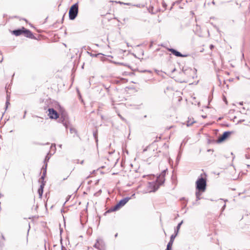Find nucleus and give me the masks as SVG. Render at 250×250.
<instances>
[{"mask_svg": "<svg viewBox=\"0 0 250 250\" xmlns=\"http://www.w3.org/2000/svg\"><path fill=\"white\" fill-rule=\"evenodd\" d=\"M207 174L202 173L198 178L195 183L196 200H199L202 193L205 192L207 188Z\"/></svg>", "mask_w": 250, "mask_h": 250, "instance_id": "nucleus-1", "label": "nucleus"}, {"mask_svg": "<svg viewBox=\"0 0 250 250\" xmlns=\"http://www.w3.org/2000/svg\"><path fill=\"white\" fill-rule=\"evenodd\" d=\"M167 172V168L164 169L161 173L158 175L156 179L155 182H150L149 185L152 187L151 191L155 192L159 187L163 184L165 181V176Z\"/></svg>", "mask_w": 250, "mask_h": 250, "instance_id": "nucleus-2", "label": "nucleus"}, {"mask_svg": "<svg viewBox=\"0 0 250 250\" xmlns=\"http://www.w3.org/2000/svg\"><path fill=\"white\" fill-rule=\"evenodd\" d=\"M79 11L78 3L73 4L69 10V18L70 20H74L77 17Z\"/></svg>", "mask_w": 250, "mask_h": 250, "instance_id": "nucleus-3", "label": "nucleus"}, {"mask_svg": "<svg viewBox=\"0 0 250 250\" xmlns=\"http://www.w3.org/2000/svg\"><path fill=\"white\" fill-rule=\"evenodd\" d=\"M232 133V132L229 131H225L222 135L218 138L216 143L219 144L223 142L229 137Z\"/></svg>", "mask_w": 250, "mask_h": 250, "instance_id": "nucleus-4", "label": "nucleus"}, {"mask_svg": "<svg viewBox=\"0 0 250 250\" xmlns=\"http://www.w3.org/2000/svg\"><path fill=\"white\" fill-rule=\"evenodd\" d=\"M49 159V157H48L47 156H46L45 158V159L43 161L44 165L42 167V170L43 171L42 174L40 178V179L42 180H44V178L46 175V172H47V161H48Z\"/></svg>", "mask_w": 250, "mask_h": 250, "instance_id": "nucleus-5", "label": "nucleus"}, {"mask_svg": "<svg viewBox=\"0 0 250 250\" xmlns=\"http://www.w3.org/2000/svg\"><path fill=\"white\" fill-rule=\"evenodd\" d=\"M48 116L51 119H57L59 117V115L56 110L53 108H49L48 109Z\"/></svg>", "mask_w": 250, "mask_h": 250, "instance_id": "nucleus-6", "label": "nucleus"}, {"mask_svg": "<svg viewBox=\"0 0 250 250\" xmlns=\"http://www.w3.org/2000/svg\"><path fill=\"white\" fill-rule=\"evenodd\" d=\"M125 204H115L114 207H111L108 208L107 210L104 213V215H106L107 213H109L113 211H116L119 210Z\"/></svg>", "mask_w": 250, "mask_h": 250, "instance_id": "nucleus-7", "label": "nucleus"}, {"mask_svg": "<svg viewBox=\"0 0 250 250\" xmlns=\"http://www.w3.org/2000/svg\"><path fill=\"white\" fill-rule=\"evenodd\" d=\"M167 50L170 52L173 55L179 57H186L188 56L187 54H182L177 50L172 48H167Z\"/></svg>", "mask_w": 250, "mask_h": 250, "instance_id": "nucleus-8", "label": "nucleus"}, {"mask_svg": "<svg viewBox=\"0 0 250 250\" xmlns=\"http://www.w3.org/2000/svg\"><path fill=\"white\" fill-rule=\"evenodd\" d=\"M177 236V235L175 234L174 233L172 234L170 236V240L167 245V248L165 250H172V247L173 242L174 241L175 237Z\"/></svg>", "mask_w": 250, "mask_h": 250, "instance_id": "nucleus-9", "label": "nucleus"}, {"mask_svg": "<svg viewBox=\"0 0 250 250\" xmlns=\"http://www.w3.org/2000/svg\"><path fill=\"white\" fill-rule=\"evenodd\" d=\"M23 34L27 38L31 39H36V37L34 36L32 32L29 29L24 28Z\"/></svg>", "mask_w": 250, "mask_h": 250, "instance_id": "nucleus-10", "label": "nucleus"}, {"mask_svg": "<svg viewBox=\"0 0 250 250\" xmlns=\"http://www.w3.org/2000/svg\"><path fill=\"white\" fill-rule=\"evenodd\" d=\"M39 182H41L40 188L38 189V192L40 197L42 196L43 188L45 186V182L44 180H42L40 179L39 180Z\"/></svg>", "mask_w": 250, "mask_h": 250, "instance_id": "nucleus-11", "label": "nucleus"}, {"mask_svg": "<svg viewBox=\"0 0 250 250\" xmlns=\"http://www.w3.org/2000/svg\"><path fill=\"white\" fill-rule=\"evenodd\" d=\"M24 30V27H22L21 28H19L17 29L14 30L12 31V34L15 35L16 36H20L23 33V31Z\"/></svg>", "mask_w": 250, "mask_h": 250, "instance_id": "nucleus-12", "label": "nucleus"}, {"mask_svg": "<svg viewBox=\"0 0 250 250\" xmlns=\"http://www.w3.org/2000/svg\"><path fill=\"white\" fill-rule=\"evenodd\" d=\"M67 115L65 112H62L61 114V117L59 119L60 122L62 123L64 126H65L66 128L67 127L66 122H65V119H66Z\"/></svg>", "mask_w": 250, "mask_h": 250, "instance_id": "nucleus-13", "label": "nucleus"}, {"mask_svg": "<svg viewBox=\"0 0 250 250\" xmlns=\"http://www.w3.org/2000/svg\"><path fill=\"white\" fill-rule=\"evenodd\" d=\"M183 220H182L180 222H179L177 224V226L176 227V228H175L174 232V233L175 234L178 235V234L179 233V231L181 226L183 224Z\"/></svg>", "mask_w": 250, "mask_h": 250, "instance_id": "nucleus-14", "label": "nucleus"}, {"mask_svg": "<svg viewBox=\"0 0 250 250\" xmlns=\"http://www.w3.org/2000/svg\"><path fill=\"white\" fill-rule=\"evenodd\" d=\"M135 194H133L131 197H125L121 199L117 203H127L129 200L133 197Z\"/></svg>", "mask_w": 250, "mask_h": 250, "instance_id": "nucleus-15", "label": "nucleus"}, {"mask_svg": "<svg viewBox=\"0 0 250 250\" xmlns=\"http://www.w3.org/2000/svg\"><path fill=\"white\" fill-rule=\"evenodd\" d=\"M147 10L149 13H150L152 14H155L158 12L160 11L161 9L160 8H158L155 11H154V7L152 6H150L148 8Z\"/></svg>", "mask_w": 250, "mask_h": 250, "instance_id": "nucleus-16", "label": "nucleus"}, {"mask_svg": "<svg viewBox=\"0 0 250 250\" xmlns=\"http://www.w3.org/2000/svg\"><path fill=\"white\" fill-rule=\"evenodd\" d=\"M87 53L92 57H98L99 56H103L104 55V54H103L102 53L93 54L89 52H87Z\"/></svg>", "mask_w": 250, "mask_h": 250, "instance_id": "nucleus-17", "label": "nucleus"}, {"mask_svg": "<svg viewBox=\"0 0 250 250\" xmlns=\"http://www.w3.org/2000/svg\"><path fill=\"white\" fill-rule=\"evenodd\" d=\"M194 123H195V121H194V120L191 121V120L188 118V120L187 121V126H190Z\"/></svg>", "mask_w": 250, "mask_h": 250, "instance_id": "nucleus-18", "label": "nucleus"}, {"mask_svg": "<svg viewBox=\"0 0 250 250\" xmlns=\"http://www.w3.org/2000/svg\"><path fill=\"white\" fill-rule=\"evenodd\" d=\"M210 201H214V202H221V201H223L225 202V203L228 202V200L227 199H222V198H220L217 200L210 199Z\"/></svg>", "mask_w": 250, "mask_h": 250, "instance_id": "nucleus-19", "label": "nucleus"}, {"mask_svg": "<svg viewBox=\"0 0 250 250\" xmlns=\"http://www.w3.org/2000/svg\"><path fill=\"white\" fill-rule=\"evenodd\" d=\"M88 205H89L88 204H86V208H85V209H84L82 211V212H81V217H82V215H84L85 213H86V212H87V207H88Z\"/></svg>", "mask_w": 250, "mask_h": 250, "instance_id": "nucleus-20", "label": "nucleus"}, {"mask_svg": "<svg viewBox=\"0 0 250 250\" xmlns=\"http://www.w3.org/2000/svg\"><path fill=\"white\" fill-rule=\"evenodd\" d=\"M162 6H163V7L164 8V9L162 10V11L163 12V11H164L166 9L167 6V4H166V3L164 1H163L162 2Z\"/></svg>", "mask_w": 250, "mask_h": 250, "instance_id": "nucleus-21", "label": "nucleus"}, {"mask_svg": "<svg viewBox=\"0 0 250 250\" xmlns=\"http://www.w3.org/2000/svg\"><path fill=\"white\" fill-rule=\"evenodd\" d=\"M226 204H224V205L221 208V210H220V212H221L220 215L222 214L223 212L224 211V210L226 208Z\"/></svg>", "mask_w": 250, "mask_h": 250, "instance_id": "nucleus-22", "label": "nucleus"}, {"mask_svg": "<svg viewBox=\"0 0 250 250\" xmlns=\"http://www.w3.org/2000/svg\"><path fill=\"white\" fill-rule=\"evenodd\" d=\"M61 249L62 250H67L66 248L63 245L62 243V238L61 239Z\"/></svg>", "mask_w": 250, "mask_h": 250, "instance_id": "nucleus-23", "label": "nucleus"}, {"mask_svg": "<svg viewBox=\"0 0 250 250\" xmlns=\"http://www.w3.org/2000/svg\"><path fill=\"white\" fill-rule=\"evenodd\" d=\"M70 132L71 133H77V130H76V129H75L74 128H70Z\"/></svg>", "mask_w": 250, "mask_h": 250, "instance_id": "nucleus-24", "label": "nucleus"}, {"mask_svg": "<svg viewBox=\"0 0 250 250\" xmlns=\"http://www.w3.org/2000/svg\"><path fill=\"white\" fill-rule=\"evenodd\" d=\"M38 208V204H36V206L33 205V207L32 208V209H34L35 211H37V208Z\"/></svg>", "mask_w": 250, "mask_h": 250, "instance_id": "nucleus-25", "label": "nucleus"}, {"mask_svg": "<svg viewBox=\"0 0 250 250\" xmlns=\"http://www.w3.org/2000/svg\"><path fill=\"white\" fill-rule=\"evenodd\" d=\"M180 200L181 201H184V202H185L186 203H187L188 202V200L185 197H182L180 199Z\"/></svg>", "mask_w": 250, "mask_h": 250, "instance_id": "nucleus-26", "label": "nucleus"}, {"mask_svg": "<svg viewBox=\"0 0 250 250\" xmlns=\"http://www.w3.org/2000/svg\"><path fill=\"white\" fill-rule=\"evenodd\" d=\"M101 192H102V190L100 189L98 192L95 193L94 195V196H98L99 194H101Z\"/></svg>", "mask_w": 250, "mask_h": 250, "instance_id": "nucleus-27", "label": "nucleus"}, {"mask_svg": "<svg viewBox=\"0 0 250 250\" xmlns=\"http://www.w3.org/2000/svg\"><path fill=\"white\" fill-rule=\"evenodd\" d=\"M116 64H119V65H124V66H127V64H125V63H124L123 62H114Z\"/></svg>", "mask_w": 250, "mask_h": 250, "instance_id": "nucleus-28", "label": "nucleus"}, {"mask_svg": "<svg viewBox=\"0 0 250 250\" xmlns=\"http://www.w3.org/2000/svg\"><path fill=\"white\" fill-rule=\"evenodd\" d=\"M9 104H10V103H9V101L7 99L6 103H5V108H6V109L7 108L8 105Z\"/></svg>", "mask_w": 250, "mask_h": 250, "instance_id": "nucleus-29", "label": "nucleus"}, {"mask_svg": "<svg viewBox=\"0 0 250 250\" xmlns=\"http://www.w3.org/2000/svg\"><path fill=\"white\" fill-rule=\"evenodd\" d=\"M188 70H183L182 72L180 73V74L181 75H182L183 74H187V71H188Z\"/></svg>", "mask_w": 250, "mask_h": 250, "instance_id": "nucleus-30", "label": "nucleus"}, {"mask_svg": "<svg viewBox=\"0 0 250 250\" xmlns=\"http://www.w3.org/2000/svg\"><path fill=\"white\" fill-rule=\"evenodd\" d=\"M180 158V154H179L177 157V159H176V162L177 163H178L179 161V159Z\"/></svg>", "mask_w": 250, "mask_h": 250, "instance_id": "nucleus-31", "label": "nucleus"}, {"mask_svg": "<svg viewBox=\"0 0 250 250\" xmlns=\"http://www.w3.org/2000/svg\"><path fill=\"white\" fill-rule=\"evenodd\" d=\"M93 135H94V138H95L96 141H98V139H97V135L96 133H93Z\"/></svg>", "mask_w": 250, "mask_h": 250, "instance_id": "nucleus-32", "label": "nucleus"}, {"mask_svg": "<svg viewBox=\"0 0 250 250\" xmlns=\"http://www.w3.org/2000/svg\"><path fill=\"white\" fill-rule=\"evenodd\" d=\"M118 115L123 121H125V119L124 117H123L120 114H119Z\"/></svg>", "mask_w": 250, "mask_h": 250, "instance_id": "nucleus-33", "label": "nucleus"}, {"mask_svg": "<svg viewBox=\"0 0 250 250\" xmlns=\"http://www.w3.org/2000/svg\"><path fill=\"white\" fill-rule=\"evenodd\" d=\"M97 242L94 245V247L97 248V243L98 242V240L97 239Z\"/></svg>", "mask_w": 250, "mask_h": 250, "instance_id": "nucleus-34", "label": "nucleus"}, {"mask_svg": "<svg viewBox=\"0 0 250 250\" xmlns=\"http://www.w3.org/2000/svg\"><path fill=\"white\" fill-rule=\"evenodd\" d=\"M70 197H71V196H69V197H67V198H66V201L64 202V203H66V202H67L69 201V198H70Z\"/></svg>", "mask_w": 250, "mask_h": 250, "instance_id": "nucleus-35", "label": "nucleus"}, {"mask_svg": "<svg viewBox=\"0 0 250 250\" xmlns=\"http://www.w3.org/2000/svg\"><path fill=\"white\" fill-rule=\"evenodd\" d=\"M61 211L62 213L63 212H65L64 209V208H62L61 210Z\"/></svg>", "mask_w": 250, "mask_h": 250, "instance_id": "nucleus-36", "label": "nucleus"}, {"mask_svg": "<svg viewBox=\"0 0 250 250\" xmlns=\"http://www.w3.org/2000/svg\"><path fill=\"white\" fill-rule=\"evenodd\" d=\"M1 238H2L3 240H5V237H4V236L3 234H2V235H1Z\"/></svg>", "mask_w": 250, "mask_h": 250, "instance_id": "nucleus-37", "label": "nucleus"}, {"mask_svg": "<svg viewBox=\"0 0 250 250\" xmlns=\"http://www.w3.org/2000/svg\"><path fill=\"white\" fill-rule=\"evenodd\" d=\"M209 47L211 49H212L213 48H214V45H212V44H210V46H209Z\"/></svg>", "mask_w": 250, "mask_h": 250, "instance_id": "nucleus-38", "label": "nucleus"}, {"mask_svg": "<svg viewBox=\"0 0 250 250\" xmlns=\"http://www.w3.org/2000/svg\"><path fill=\"white\" fill-rule=\"evenodd\" d=\"M142 72H149V73H151V71H150V70H144V71H143Z\"/></svg>", "mask_w": 250, "mask_h": 250, "instance_id": "nucleus-39", "label": "nucleus"}, {"mask_svg": "<svg viewBox=\"0 0 250 250\" xmlns=\"http://www.w3.org/2000/svg\"><path fill=\"white\" fill-rule=\"evenodd\" d=\"M28 226H29V228H28V233H27V234H28V232L30 229V224L29 223L28 224Z\"/></svg>", "mask_w": 250, "mask_h": 250, "instance_id": "nucleus-40", "label": "nucleus"}, {"mask_svg": "<svg viewBox=\"0 0 250 250\" xmlns=\"http://www.w3.org/2000/svg\"><path fill=\"white\" fill-rule=\"evenodd\" d=\"M246 158L247 159H250V156L249 155H247V154H246Z\"/></svg>", "mask_w": 250, "mask_h": 250, "instance_id": "nucleus-41", "label": "nucleus"}, {"mask_svg": "<svg viewBox=\"0 0 250 250\" xmlns=\"http://www.w3.org/2000/svg\"><path fill=\"white\" fill-rule=\"evenodd\" d=\"M244 120H239L238 122V123H242V122H243Z\"/></svg>", "mask_w": 250, "mask_h": 250, "instance_id": "nucleus-42", "label": "nucleus"}, {"mask_svg": "<svg viewBox=\"0 0 250 250\" xmlns=\"http://www.w3.org/2000/svg\"><path fill=\"white\" fill-rule=\"evenodd\" d=\"M116 2L118 3H120V4H124V2H121V1H118V2L116 1Z\"/></svg>", "mask_w": 250, "mask_h": 250, "instance_id": "nucleus-43", "label": "nucleus"}, {"mask_svg": "<svg viewBox=\"0 0 250 250\" xmlns=\"http://www.w3.org/2000/svg\"><path fill=\"white\" fill-rule=\"evenodd\" d=\"M124 4L130 5L131 4L130 3H124Z\"/></svg>", "mask_w": 250, "mask_h": 250, "instance_id": "nucleus-44", "label": "nucleus"}, {"mask_svg": "<svg viewBox=\"0 0 250 250\" xmlns=\"http://www.w3.org/2000/svg\"><path fill=\"white\" fill-rule=\"evenodd\" d=\"M26 113V111H25L24 112V115H23V118H25Z\"/></svg>", "mask_w": 250, "mask_h": 250, "instance_id": "nucleus-45", "label": "nucleus"}, {"mask_svg": "<svg viewBox=\"0 0 250 250\" xmlns=\"http://www.w3.org/2000/svg\"><path fill=\"white\" fill-rule=\"evenodd\" d=\"M64 15L63 16L62 18V22L63 21V20H64Z\"/></svg>", "mask_w": 250, "mask_h": 250, "instance_id": "nucleus-46", "label": "nucleus"}, {"mask_svg": "<svg viewBox=\"0 0 250 250\" xmlns=\"http://www.w3.org/2000/svg\"><path fill=\"white\" fill-rule=\"evenodd\" d=\"M62 229H60V233H61V234L62 233Z\"/></svg>", "mask_w": 250, "mask_h": 250, "instance_id": "nucleus-47", "label": "nucleus"}, {"mask_svg": "<svg viewBox=\"0 0 250 250\" xmlns=\"http://www.w3.org/2000/svg\"><path fill=\"white\" fill-rule=\"evenodd\" d=\"M118 236V233H116L115 235V237H117Z\"/></svg>", "mask_w": 250, "mask_h": 250, "instance_id": "nucleus-48", "label": "nucleus"}, {"mask_svg": "<svg viewBox=\"0 0 250 250\" xmlns=\"http://www.w3.org/2000/svg\"><path fill=\"white\" fill-rule=\"evenodd\" d=\"M137 7H140V4H137L136 5Z\"/></svg>", "mask_w": 250, "mask_h": 250, "instance_id": "nucleus-49", "label": "nucleus"}, {"mask_svg": "<svg viewBox=\"0 0 250 250\" xmlns=\"http://www.w3.org/2000/svg\"><path fill=\"white\" fill-rule=\"evenodd\" d=\"M47 205V204H44V207H45V208H46Z\"/></svg>", "mask_w": 250, "mask_h": 250, "instance_id": "nucleus-50", "label": "nucleus"}, {"mask_svg": "<svg viewBox=\"0 0 250 250\" xmlns=\"http://www.w3.org/2000/svg\"><path fill=\"white\" fill-rule=\"evenodd\" d=\"M239 104H240V105H243V102H240V103H239Z\"/></svg>", "mask_w": 250, "mask_h": 250, "instance_id": "nucleus-51", "label": "nucleus"}, {"mask_svg": "<svg viewBox=\"0 0 250 250\" xmlns=\"http://www.w3.org/2000/svg\"><path fill=\"white\" fill-rule=\"evenodd\" d=\"M224 101L226 102V103H227V100H226V98L225 97L224 98Z\"/></svg>", "mask_w": 250, "mask_h": 250, "instance_id": "nucleus-52", "label": "nucleus"}, {"mask_svg": "<svg viewBox=\"0 0 250 250\" xmlns=\"http://www.w3.org/2000/svg\"><path fill=\"white\" fill-rule=\"evenodd\" d=\"M95 171H95V170H93V171H92V172L91 173V174H92V173H94L95 172Z\"/></svg>", "mask_w": 250, "mask_h": 250, "instance_id": "nucleus-53", "label": "nucleus"}, {"mask_svg": "<svg viewBox=\"0 0 250 250\" xmlns=\"http://www.w3.org/2000/svg\"><path fill=\"white\" fill-rule=\"evenodd\" d=\"M91 182V181H89V182H88V184H90Z\"/></svg>", "mask_w": 250, "mask_h": 250, "instance_id": "nucleus-54", "label": "nucleus"}, {"mask_svg": "<svg viewBox=\"0 0 250 250\" xmlns=\"http://www.w3.org/2000/svg\"><path fill=\"white\" fill-rule=\"evenodd\" d=\"M206 116H202V117L204 118H206Z\"/></svg>", "mask_w": 250, "mask_h": 250, "instance_id": "nucleus-55", "label": "nucleus"}, {"mask_svg": "<svg viewBox=\"0 0 250 250\" xmlns=\"http://www.w3.org/2000/svg\"><path fill=\"white\" fill-rule=\"evenodd\" d=\"M62 145H59V147H62Z\"/></svg>", "mask_w": 250, "mask_h": 250, "instance_id": "nucleus-56", "label": "nucleus"}, {"mask_svg": "<svg viewBox=\"0 0 250 250\" xmlns=\"http://www.w3.org/2000/svg\"><path fill=\"white\" fill-rule=\"evenodd\" d=\"M22 20L25 21H27V20L25 19H23Z\"/></svg>", "mask_w": 250, "mask_h": 250, "instance_id": "nucleus-57", "label": "nucleus"}, {"mask_svg": "<svg viewBox=\"0 0 250 250\" xmlns=\"http://www.w3.org/2000/svg\"><path fill=\"white\" fill-rule=\"evenodd\" d=\"M88 49L89 50H91V49H90V48L89 47H88Z\"/></svg>", "mask_w": 250, "mask_h": 250, "instance_id": "nucleus-58", "label": "nucleus"}, {"mask_svg": "<svg viewBox=\"0 0 250 250\" xmlns=\"http://www.w3.org/2000/svg\"><path fill=\"white\" fill-rule=\"evenodd\" d=\"M175 68H174V69H173V70L172 71V72L175 71Z\"/></svg>", "mask_w": 250, "mask_h": 250, "instance_id": "nucleus-59", "label": "nucleus"}, {"mask_svg": "<svg viewBox=\"0 0 250 250\" xmlns=\"http://www.w3.org/2000/svg\"><path fill=\"white\" fill-rule=\"evenodd\" d=\"M89 177H90V175L87 177V178H88Z\"/></svg>", "mask_w": 250, "mask_h": 250, "instance_id": "nucleus-60", "label": "nucleus"}, {"mask_svg": "<svg viewBox=\"0 0 250 250\" xmlns=\"http://www.w3.org/2000/svg\"><path fill=\"white\" fill-rule=\"evenodd\" d=\"M185 206H184V208L185 207L186 205H187V204H184Z\"/></svg>", "mask_w": 250, "mask_h": 250, "instance_id": "nucleus-61", "label": "nucleus"}, {"mask_svg": "<svg viewBox=\"0 0 250 250\" xmlns=\"http://www.w3.org/2000/svg\"><path fill=\"white\" fill-rule=\"evenodd\" d=\"M127 45L129 46V44L128 43H127Z\"/></svg>", "mask_w": 250, "mask_h": 250, "instance_id": "nucleus-62", "label": "nucleus"}, {"mask_svg": "<svg viewBox=\"0 0 250 250\" xmlns=\"http://www.w3.org/2000/svg\"><path fill=\"white\" fill-rule=\"evenodd\" d=\"M247 167H250V166L248 165H247Z\"/></svg>", "mask_w": 250, "mask_h": 250, "instance_id": "nucleus-63", "label": "nucleus"}, {"mask_svg": "<svg viewBox=\"0 0 250 250\" xmlns=\"http://www.w3.org/2000/svg\"><path fill=\"white\" fill-rule=\"evenodd\" d=\"M65 204H63V206L64 207L65 206Z\"/></svg>", "mask_w": 250, "mask_h": 250, "instance_id": "nucleus-64", "label": "nucleus"}]
</instances>
